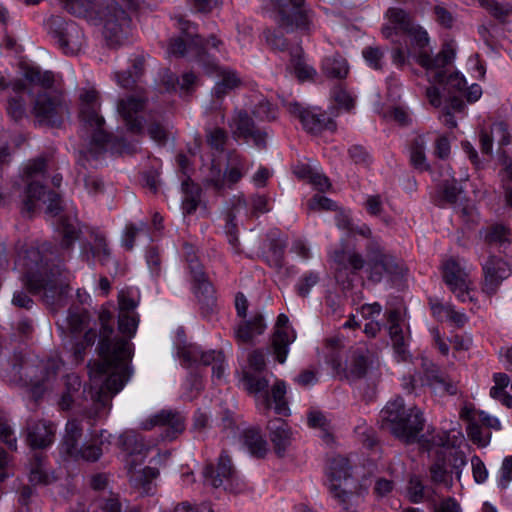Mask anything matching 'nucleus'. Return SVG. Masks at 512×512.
I'll return each instance as SVG.
<instances>
[{
	"label": "nucleus",
	"instance_id": "obj_1",
	"mask_svg": "<svg viewBox=\"0 0 512 512\" xmlns=\"http://www.w3.org/2000/svg\"><path fill=\"white\" fill-rule=\"evenodd\" d=\"M119 337L114 334L111 325L112 314L102 311L99 315L101 328L99 331L98 350L101 359L88 364L90 389L87 393L93 403L91 418H100L106 409L110 408L113 395L123 389L131 376L129 362L133 355L130 339L135 335L139 317L135 313L138 301L129 291H121L118 296Z\"/></svg>",
	"mask_w": 512,
	"mask_h": 512
},
{
	"label": "nucleus",
	"instance_id": "obj_2",
	"mask_svg": "<svg viewBox=\"0 0 512 512\" xmlns=\"http://www.w3.org/2000/svg\"><path fill=\"white\" fill-rule=\"evenodd\" d=\"M348 233L360 235L368 240L365 251L366 259L354 249H339L331 253L330 258L334 264L336 281L349 288L352 275H356L365 268L368 280L373 283L382 281L384 275L398 277L402 275L403 267L398 260L388 253L380 243V239L372 235L370 227L366 224H352Z\"/></svg>",
	"mask_w": 512,
	"mask_h": 512
},
{
	"label": "nucleus",
	"instance_id": "obj_3",
	"mask_svg": "<svg viewBox=\"0 0 512 512\" xmlns=\"http://www.w3.org/2000/svg\"><path fill=\"white\" fill-rule=\"evenodd\" d=\"M16 266L22 270L29 291L40 294L46 306L56 311L66 304L69 286L58 272L48 268L38 248L30 247L20 253Z\"/></svg>",
	"mask_w": 512,
	"mask_h": 512
},
{
	"label": "nucleus",
	"instance_id": "obj_4",
	"mask_svg": "<svg viewBox=\"0 0 512 512\" xmlns=\"http://www.w3.org/2000/svg\"><path fill=\"white\" fill-rule=\"evenodd\" d=\"M61 367L62 361L57 358L46 361L19 358L8 363L2 376L11 385L27 387L35 397H40L56 379Z\"/></svg>",
	"mask_w": 512,
	"mask_h": 512
},
{
	"label": "nucleus",
	"instance_id": "obj_5",
	"mask_svg": "<svg viewBox=\"0 0 512 512\" xmlns=\"http://www.w3.org/2000/svg\"><path fill=\"white\" fill-rule=\"evenodd\" d=\"M79 100L81 135L89 140L90 146L85 152V157L96 158L105 150L110 140V134L104 128V117L100 114L99 94L94 88H82L79 92Z\"/></svg>",
	"mask_w": 512,
	"mask_h": 512
},
{
	"label": "nucleus",
	"instance_id": "obj_6",
	"mask_svg": "<svg viewBox=\"0 0 512 512\" xmlns=\"http://www.w3.org/2000/svg\"><path fill=\"white\" fill-rule=\"evenodd\" d=\"M380 422L383 429L407 443L414 442L424 426L422 412L416 407L405 409L400 397L388 402L381 410Z\"/></svg>",
	"mask_w": 512,
	"mask_h": 512
},
{
	"label": "nucleus",
	"instance_id": "obj_7",
	"mask_svg": "<svg viewBox=\"0 0 512 512\" xmlns=\"http://www.w3.org/2000/svg\"><path fill=\"white\" fill-rule=\"evenodd\" d=\"M179 29L181 35L171 38L168 44L167 52L176 57L190 55L195 58L201 65H206V59L210 55L207 52L208 47L219 50L222 41L217 39L215 35H211L209 39L204 41L196 32V26L184 20L179 19Z\"/></svg>",
	"mask_w": 512,
	"mask_h": 512
},
{
	"label": "nucleus",
	"instance_id": "obj_8",
	"mask_svg": "<svg viewBox=\"0 0 512 512\" xmlns=\"http://www.w3.org/2000/svg\"><path fill=\"white\" fill-rule=\"evenodd\" d=\"M91 23L102 27V34L110 47L122 45L132 31L129 14L115 1L99 7Z\"/></svg>",
	"mask_w": 512,
	"mask_h": 512
},
{
	"label": "nucleus",
	"instance_id": "obj_9",
	"mask_svg": "<svg viewBox=\"0 0 512 512\" xmlns=\"http://www.w3.org/2000/svg\"><path fill=\"white\" fill-rule=\"evenodd\" d=\"M270 3L278 27L285 32L310 33L314 29L313 13L306 7L305 0H270Z\"/></svg>",
	"mask_w": 512,
	"mask_h": 512
},
{
	"label": "nucleus",
	"instance_id": "obj_10",
	"mask_svg": "<svg viewBox=\"0 0 512 512\" xmlns=\"http://www.w3.org/2000/svg\"><path fill=\"white\" fill-rule=\"evenodd\" d=\"M46 28L58 48L66 55L78 54L86 44L82 28L61 16H51L46 21Z\"/></svg>",
	"mask_w": 512,
	"mask_h": 512
},
{
	"label": "nucleus",
	"instance_id": "obj_11",
	"mask_svg": "<svg viewBox=\"0 0 512 512\" xmlns=\"http://www.w3.org/2000/svg\"><path fill=\"white\" fill-rule=\"evenodd\" d=\"M68 113L63 94L56 90L41 91L36 94L32 104V114L40 125L58 127Z\"/></svg>",
	"mask_w": 512,
	"mask_h": 512
},
{
	"label": "nucleus",
	"instance_id": "obj_12",
	"mask_svg": "<svg viewBox=\"0 0 512 512\" xmlns=\"http://www.w3.org/2000/svg\"><path fill=\"white\" fill-rule=\"evenodd\" d=\"M83 435V427L77 419H71L66 423L65 434L61 442V453L72 460L95 462L102 455V449L96 443H84L81 446L79 442Z\"/></svg>",
	"mask_w": 512,
	"mask_h": 512
},
{
	"label": "nucleus",
	"instance_id": "obj_13",
	"mask_svg": "<svg viewBox=\"0 0 512 512\" xmlns=\"http://www.w3.org/2000/svg\"><path fill=\"white\" fill-rule=\"evenodd\" d=\"M386 15L389 23L382 28L384 37L389 39L394 35L404 34L419 48L429 44L427 31L417 24L407 11L393 7L388 9Z\"/></svg>",
	"mask_w": 512,
	"mask_h": 512
},
{
	"label": "nucleus",
	"instance_id": "obj_14",
	"mask_svg": "<svg viewBox=\"0 0 512 512\" xmlns=\"http://www.w3.org/2000/svg\"><path fill=\"white\" fill-rule=\"evenodd\" d=\"M443 279L450 291L461 302H474V289L469 278L470 269L458 258H449L442 264Z\"/></svg>",
	"mask_w": 512,
	"mask_h": 512
},
{
	"label": "nucleus",
	"instance_id": "obj_15",
	"mask_svg": "<svg viewBox=\"0 0 512 512\" xmlns=\"http://www.w3.org/2000/svg\"><path fill=\"white\" fill-rule=\"evenodd\" d=\"M185 256L188 262L189 271L193 277V291L198 299L201 309L206 312L213 311L216 305V298L214 295V288L207 280L206 274L203 270L201 263L193 252L190 245H185Z\"/></svg>",
	"mask_w": 512,
	"mask_h": 512
},
{
	"label": "nucleus",
	"instance_id": "obj_16",
	"mask_svg": "<svg viewBox=\"0 0 512 512\" xmlns=\"http://www.w3.org/2000/svg\"><path fill=\"white\" fill-rule=\"evenodd\" d=\"M228 126L234 139H243L247 143L251 141L259 149L266 148L268 132L255 125L247 110L235 109Z\"/></svg>",
	"mask_w": 512,
	"mask_h": 512
},
{
	"label": "nucleus",
	"instance_id": "obj_17",
	"mask_svg": "<svg viewBox=\"0 0 512 512\" xmlns=\"http://www.w3.org/2000/svg\"><path fill=\"white\" fill-rule=\"evenodd\" d=\"M45 169L46 161L42 157L29 161L25 166L24 176L27 187L22 196L23 213L31 214L34 212L36 202L44 196V187L37 179L44 175Z\"/></svg>",
	"mask_w": 512,
	"mask_h": 512
},
{
	"label": "nucleus",
	"instance_id": "obj_18",
	"mask_svg": "<svg viewBox=\"0 0 512 512\" xmlns=\"http://www.w3.org/2000/svg\"><path fill=\"white\" fill-rule=\"evenodd\" d=\"M350 470L351 466L348 459L337 455L329 460L326 471L330 493L340 504L344 505L345 509H347L348 500L352 495L343 488L344 482L351 476Z\"/></svg>",
	"mask_w": 512,
	"mask_h": 512
},
{
	"label": "nucleus",
	"instance_id": "obj_19",
	"mask_svg": "<svg viewBox=\"0 0 512 512\" xmlns=\"http://www.w3.org/2000/svg\"><path fill=\"white\" fill-rule=\"evenodd\" d=\"M288 111L297 117L304 129L310 133H320L323 130L336 131L334 120L318 108H304L295 102L288 104Z\"/></svg>",
	"mask_w": 512,
	"mask_h": 512
},
{
	"label": "nucleus",
	"instance_id": "obj_20",
	"mask_svg": "<svg viewBox=\"0 0 512 512\" xmlns=\"http://www.w3.org/2000/svg\"><path fill=\"white\" fill-rule=\"evenodd\" d=\"M147 99L141 95H130L118 100L116 110L124 122L127 130L133 134H139L143 130V117L140 113L144 110Z\"/></svg>",
	"mask_w": 512,
	"mask_h": 512
},
{
	"label": "nucleus",
	"instance_id": "obj_21",
	"mask_svg": "<svg viewBox=\"0 0 512 512\" xmlns=\"http://www.w3.org/2000/svg\"><path fill=\"white\" fill-rule=\"evenodd\" d=\"M155 426L164 428V439L173 440L184 431L185 417L178 411L162 410L141 423L143 430H150Z\"/></svg>",
	"mask_w": 512,
	"mask_h": 512
},
{
	"label": "nucleus",
	"instance_id": "obj_22",
	"mask_svg": "<svg viewBox=\"0 0 512 512\" xmlns=\"http://www.w3.org/2000/svg\"><path fill=\"white\" fill-rule=\"evenodd\" d=\"M80 255L89 264L98 261L101 265H107L111 260V250L106 235L99 229H91L89 240L81 245Z\"/></svg>",
	"mask_w": 512,
	"mask_h": 512
},
{
	"label": "nucleus",
	"instance_id": "obj_23",
	"mask_svg": "<svg viewBox=\"0 0 512 512\" xmlns=\"http://www.w3.org/2000/svg\"><path fill=\"white\" fill-rule=\"evenodd\" d=\"M296 339L295 331L289 325V319L285 314L277 317L274 331L271 337V349L276 360L283 364L289 353V346Z\"/></svg>",
	"mask_w": 512,
	"mask_h": 512
},
{
	"label": "nucleus",
	"instance_id": "obj_24",
	"mask_svg": "<svg viewBox=\"0 0 512 512\" xmlns=\"http://www.w3.org/2000/svg\"><path fill=\"white\" fill-rule=\"evenodd\" d=\"M346 378L350 381H356L366 378L374 385L379 381L380 373L378 369L369 364L368 351L364 348H357L351 351V355L346 365Z\"/></svg>",
	"mask_w": 512,
	"mask_h": 512
},
{
	"label": "nucleus",
	"instance_id": "obj_25",
	"mask_svg": "<svg viewBox=\"0 0 512 512\" xmlns=\"http://www.w3.org/2000/svg\"><path fill=\"white\" fill-rule=\"evenodd\" d=\"M56 425L49 420L29 419L26 425V441L34 449H45L55 439Z\"/></svg>",
	"mask_w": 512,
	"mask_h": 512
},
{
	"label": "nucleus",
	"instance_id": "obj_26",
	"mask_svg": "<svg viewBox=\"0 0 512 512\" xmlns=\"http://www.w3.org/2000/svg\"><path fill=\"white\" fill-rule=\"evenodd\" d=\"M422 385L429 386L435 394L455 395L457 386L437 365L427 360L423 361Z\"/></svg>",
	"mask_w": 512,
	"mask_h": 512
},
{
	"label": "nucleus",
	"instance_id": "obj_27",
	"mask_svg": "<svg viewBox=\"0 0 512 512\" xmlns=\"http://www.w3.org/2000/svg\"><path fill=\"white\" fill-rule=\"evenodd\" d=\"M484 285L483 291L489 295L494 294L501 284L511 274V269L506 261L496 256H491L483 265Z\"/></svg>",
	"mask_w": 512,
	"mask_h": 512
},
{
	"label": "nucleus",
	"instance_id": "obj_28",
	"mask_svg": "<svg viewBox=\"0 0 512 512\" xmlns=\"http://www.w3.org/2000/svg\"><path fill=\"white\" fill-rule=\"evenodd\" d=\"M267 429L276 454L283 456L294 440L290 426L282 418H275L268 422Z\"/></svg>",
	"mask_w": 512,
	"mask_h": 512
},
{
	"label": "nucleus",
	"instance_id": "obj_29",
	"mask_svg": "<svg viewBox=\"0 0 512 512\" xmlns=\"http://www.w3.org/2000/svg\"><path fill=\"white\" fill-rule=\"evenodd\" d=\"M233 474V467L228 455L222 453L219 456L217 467L208 465L203 470L204 481L206 484L213 488L223 486L225 481H228Z\"/></svg>",
	"mask_w": 512,
	"mask_h": 512
},
{
	"label": "nucleus",
	"instance_id": "obj_30",
	"mask_svg": "<svg viewBox=\"0 0 512 512\" xmlns=\"http://www.w3.org/2000/svg\"><path fill=\"white\" fill-rule=\"evenodd\" d=\"M267 324L260 312H255L249 319L242 320L235 329V337L241 343H252L254 338L265 332Z\"/></svg>",
	"mask_w": 512,
	"mask_h": 512
},
{
	"label": "nucleus",
	"instance_id": "obj_31",
	"mask_svg": "<svg viewBox=\"0 0 512 512\" xmlns=\"http://www.w3.org/2000/svg\"><path fill=\"white\" fill-rule=\"evenodd\" d=\"M433 77L434 81L443 85V90L450 95L453 107L460 110L463 107V103L455 94L465 90V78L459 73H452L446 76L445 71H437Z\"/></svg>",
	"mask_w": 512,
	"mask_h": 512
},
{
	"label": "nucleus",
	"instance_id": "obj_32",
	"mask_svg": "<svg viewBox=\"0 0 512 512\" xmlns=\"http://www.w3.org/2000/svg\"><path fill=\"white\" fill-rule=\"evenodd\" d=\"M252 163L236 151H230L227 154V164L225 168L227 187L232 188L237 184L251 169Z\"/></svg>",
	"mask_w": 512,
	"mask_h": 512
},
{
	"label": "nucleus",
	"instance_id": "obj_33",
	"mask_svg": "<svg viewBox=\"0 0 512 512\" xmlns=\"http://www.w3.org/2000/svg\"><path fill=\"white\" fill-rule=\"evenodd\" d=\"M46 456L34 453L29 463V481L34 485H49L56 481V476L47 468Z\"/></svg>",
	"mask_w": 512,
	"mask_h": 512
},
{
	"label": "nucleus",
	"instance_id": "obj_34",
	"mask_svg": "<svg viewBox=\"0 0 512 512\" xmlns=\"http://www.w3.org/2000/svg\"><path fill=\"white\" fill-rule=\"evenodd\" d=\"M401 315L397 310L388 312V331L395 352L402 358L406 357L407 335L400 324Z\"/></svg>",
	"mask_w": 512,
	"mask_h": 512
},
{
	"label": "nucleus",
	"instance_id": "obj_35",
	"mask_svg": "<svg viewBox=\"0 0 512 512\" xmlns=\"http://www.w3.org/2000/svg\"><path fill=\"white\" fill-rule=\"evenodd\" d=\"M21 80L32 86H39L43 91H50L53 90L55 77L53 72L43 70L39 66L24 65Z\"/></svg>",
	"mask_w": 512,
	"mask_h": 512
},
{
	"label": "nucleus",
	"instance_id": "obj_36",
	"mask_svg": "<svg viewBox=\"0 0 512 512\" xmlns=\"http://www.w3.org/2000/svg\"><path fill=\"white\" fill-rule=\"evenodd\" d=\"M484 239L486 243L498 247L504 254L512 255V235L504 225L494 224L488 227Z\"/></svg>",
	"mask_w": 512,
	"mask_h": 512
},
{
	"label": "nucleus",
	"instance_id": "obj_37",
	"mask_svg": "<svg viewBox=\"0 0 512 512\" xmlns=\"http://www.w3.org/2000/svg\"><path fill=\"white\" fill-rule=\"evenodd\" d=\"M243 382L249 393L261 394L262 406L264 410H269L271 407V398L268 393L269 380L251 371H244Z\"/></svg>",
	"mask_w": 512,
	"mask_h": 512
},
{
	"label": "nucleus",
	"instance_id": "obj_38",
	"mask_svg": "<svg viewBox=\"0 0 512 512\" xmlns=\"http://www.w3.org/2000/svg\"><path fill=\"white\" fill-rule=\"evenodd\" d=\"M455 57L454 49L450 45H445L443 49L435 56L426 52H421L418 56V63L428 70H438L450 64Z\"/></svg>",
	"mask_w": 512,
	"mask_h": 512
},
{
	"label": "nucleus",
	"instance_id": "obj_39",
	"mask_svg": "<svg viewBox=\"0 0 512 512\" xmlns=\"http://www.w3.org/2000/svg\"><path fill=\"white\" fill-rule=\"evenodd\" d=\"M11 87L16 95L9 98L7 112L12 119L18 121L26 114V101L21 95L26 90V83L15 80L11 83Z\"/></svg>",
	"mask_w": 512,
	"mask_h": 512
},
{
	"label": "nucleus",
	"instance_id": "obj_40",
	"mask_svg": "<svg viewBox=\"0 0 512 512\" xmlns=\"http://www.w3.org/2000/svg\"><path fill=\"white\" fill-rule=\"evenodd\" d=\"M322 72L333 79H344L349 73L347 60L339 53L326 56L322 61Z\"/></svg>",
	"mask_w": 512,
	"mask_h": 512
},
{
	"label": "nucleus",
	"instance_id": "obj_41",
	"mask_svg": "<svg viewBox=\"0 0 512 512\" xmlns=\"http://www.w3.org/2000/svg\"><path fill=\"white\" fill-rule=\"evenodd\" d=\"M61 2L70 14L86 18L90 22L95 20L98 11L96 0H61Z\"/></svg>",
	"mask_w": 512,
	"mask_h": 512
},
{
	"label": "nucleus",
	"instance_id": "obj_42",
	"mask_svg": "<svg viewBox=\"0 0 512 512\" xmlns=\"http://www.w3.org/2000/svg\"><path fill=\"white\" fill-rule=\"evenodd\" d=\"M461 193L462 188L457 186V181L454 178H452V181L446 179L438 190L435 203L440 207H445L446 205L456 206Z\"/></svg>",
	"mask_w": 512,
	"mask_h": 512
},
{
	"label": "nucleus",
	"instance_id": "obj_43",
	"mask_svg": "<svg viewBox=\"0 0 512 512\" xmlns=\"http://www.w3.org/2000/svg\"><path fill=\"white\" fill-rule=\"evenodd\" d=\"M64 386L65 389L59 400V406L62 410H69L80 395L82 386L80 377L74 373L66 375Z\"/></svg>",
	"mask_w": 512,
	"mask_h": 512
},
{
	"label": "nucleus",
	"instance_id": "obj_44",
	"mask_svg": "<svg viewBox=\"0 0 512 512\" xmlns=\"http://www.w3.org/2000/svg\"><path fill=\"white\" fill-rule=\"evenodd\" d=\"M208 73L217 72L220 77L219 82L223 85H226L228 88L235 89L241 84L240 77L236 73V71L231 70L229 68H221L216 60L209 55L206 59V65H202Z\"/></svg>",
	"mask_w": 512,
	"mask_h": 512
},
{
	"label": "nucleus",
	"instance_id": "obj_45",
	"mask_svg": "<svg viewBox=\"0 0 512 512\" xmlns=\"http://www.w3.org/2000/svg\"><path fill=\"white\" fill-rule=\"evenodd\" d=\"M244 445L247 447L251 455L261 458L268 451L267 442L256 429H247L243 433Z\"/></svg>",
	"mask_w": 512,
	"mask_h": 512
},
{
	"label": "nucleus",
	"instance_id": "obj_46",
	"mask_svg": "<svg viewBox=\"0 0 512 512\" xmlns=\"http://www.w3.org/2000/svg\"><path fill=\"white\" fill-rule=\"evenodd\" d=\"M203 182L218 192L228 188L225 170L223 171L221 165L215 160H212L208 166Z\"/></svg>",
	"mask_w": 512,
	"mask_h": 512
},
{
	"label": "nucleus",
	"instance_id": "obj_47",
	"mask_svg": "<svg viewBox=\"0 0 512 512\" xmlns=\"http://www.w3.org/2000/svg\"><path fill=\"white\" fill-rule=\"evenodd\" d=\"M60 229L63 235L61 245L63 248L70 249L76 240L79 239L81 229L76 218L62 217L60 219Z\"/></svg>",
	"mask_w": 512,
	"mask_h": 512
},
{
	"label": "nucleus",
	"instance_id": "obj_48",
	"mask_svg": "<svg viewBox=\"0 0 512 512\" xmlns=\"http://www.w3.org/2000/svg\"><path fill=\"white\" fill-rule=\"evenodd\" d=\"M252 114L259 121H273L277 117L276 108L262 95H255L251 103Z\"/></svg>",
	"mask_w": 512,
	"mask_h": 512
},
{
	"label": "nucleus",
	"instance_id": "obj_49",
	"mask_svg": "<svg viewBox=\"0 0 512 512\" xmlns=\"http://www.w3.org/2000/svg\"><path fill=\"white\" fill-rule=\"evenodd\" d=\"M184 198L182 200V210L184 215L194 213L200 203V189L197 185L186 180L182 183Z\"/></svg>",
	"mask_w": 512,
	"mask_h": 512
},
{
	"label": "nucleus",
	"instance_id": "obj_50",
	"mask_svg": "<svg viewBox=\"0 0 512 512\" xmlns=\"http://www.w3.org/2000/svg\"><path fill=\"white\" fill-rule=\"evenodd\" d=\"M467 434L470 440L481 446L485 447L490 443L491 433L484 429L478 422L476 415L468 417Z\"/></svg>",
	"mask_w": 512,
	"mask_h": 512
},
{
	"label": "nucleus",
	"instance_id": "obj_51",
	"mask_svg": "<svg viewBox=\"0 0 512 512\" xmlns=\"http://www.w3.org/2000/svg\"><path fill=\"white\" fill-rule=\"evenodd\" d=\"M431 481L435 484H442L445 487H451L453 477L449 472L445 458L438 457L437 460L430 467Z\"/></svg>",
	"mask_w": 512,
	"mask_h": 512
},
{
	"label": "nucleus",
	"instance_id": "obj_52",
	"mask_svg": "<svg viewBox=\"0 0 512 512\" xmlns=\"http://www.w3.org/2000/svg\"><path fill=\"white\" fill-rule=\"evenodd\" d=\"M426 141L423 136H417L411 147L410 160L412 165L420 170L426 171L429 169V164L426 162L425 157Z\"/></svg>",
	"mask_w": 512,
	"mask_h": 512
},
{
	"label": "nucleus",
	"instance_id": "obj_53",
	"mask_svg": "<svg viewBox=\"0 0 512 512\" xmlns=\"http://www.w3.org/2000/svg\"><path fill=\"white\" fill-rule=\"evenodd\" d=\"M302 50L301 48H295L290 52V62L296 76L300 80L311 79L316 74V71L313 67L307 65L301 58Z\"/></svg>",
	"mask_w": 512,
	"mask_h": 512
},
{
	"label": "nucleus",
	"instance_id": "obj_54",
	"mask_svg": "<svg viewBox=\"0 0 512 512\" xmlns=\"http://www.w3.org/2000/svg\"><path fill=\"white\" fill-rule=\"evenodd\" d=\"M159 475V471L152 467H145L141 472L134 473L132 479L134 485L141 489V493L149 494L152 492V480Z\"/></svg>",
	"mask_w": 512,
	"mask_h": 512
},
{
	"label": "nucleus",
	"instance_id": "obj_55",
	"mask_svg": "<svg viewBox=\"0 0 512 512\" xmlns=\"http://www.w3.org/2000/svg\"><path fill=\"white\" fill-rule=\"evenodd\" d=\"M125 450L131 454H140L147 449L143 437L134 431H127L120 437Z\"/></svg>",
	"mask_w": 512,
	"mask_h": 512
},
{
	"label": "nucleus",
	"instance_id": "obj_56",
	"mask_svg": "<svg viewBox=\"0 0 512 512\" xmlns=\"http://www.w3.org/2000/svg\"><path fill=\"white\" fill-rule=\"evenodd\" d=\"M206 142L211 149L222 152L228 141V134L223 128L214 127L206 130Z\"/></svg>",
	"mask_w": 512,
	"mask_h": 512
},
{
	"label": "nucleus",
	"instance_id": "obj_57",
	"mask_svg": "<svg viewBox=\"0 0 512 512\" xmlns=\"http://www.w3.org/2000/svg\"><path fill=\"white\" fill-rule=\"evenodd\" d=\"M286 386L282 381H277L271 389V398L275 404V412L280 415H286L288 411L285 401Z\"/></svg>",
	"mask_w": 512,
	"mask_h": 512
},
{
	"label": "nucleus",
	"instance_id": "obj_58",
	"mask_svg": "<svg viewBox=\"0 0 512 512\" xmlns=\"http://www.w3.org/2000/svg\"><path fill=\"white\" fill-rule=\"evenodd\" d=\"M0 441L3 442L10 450H17V437L9 421L0 416Z\"/></svg>",
	"mask_w": 512,
	"mask_h": 512
},
{
	"label": "nucleus",
	"instance_id": "obj_59",
	"mask_svg": "<svg viewBox=\"0 0 512 512\" xmlns=\"http://www.w3.org/2000/svg\"><path fill=\"white\" fill-rule=\"evenodd\" d=\"M319 279V274L313 271L303 274L296 284V290L298 294L302 297L307 296L310 293L312 287H314L319 282Z\"/></svg>",
	"mask_w": 512,
	"mask_h": 512
},
{
	"label": "nucleus",
	"instance_id": "obj_60",
	"mask_svg": "<svg viewBox=\"0 0 512 512\" xmlns=\"http://www.w3.org/2000/svg\"><path fill=\"white\" fill-rule=\"evenodd\" d=\"M448 462V465L450 467L449 472H451V476L455 474L458 481H460L462 470L467 465V459L464 452H451L448 457Z\"/></svg>",
	"mask_w": 512,
	"mask_h": 512
},
{
	"label": "nucleus",
	"instance_id": "obj_61",
	"mask_svg": "<svg viewBox=\"0 0 512 512\" xmlns=\"http://www.w3.org/2000/svg\"><path fill=\"white\" fill-rule=\"evenodd\" d=\"M348 154L356 165L368 167L372 162L371 155L362 145H352L348 149Z\"/></svg>",
	"mask_w": 512,
	"mask_h": 512
},
{
	"label": "nucleus",
	"instance_id": "obj_62",
	"mask_svg": "<svg viewBox=\"0 0 512 512\" xmlns=\"http://www.w3.org/2000/svg\"><path fill=\"white\" fill-rule=\"evenodd\" d=\"M202 349L197 345H188L179 348L178 356L182 359L183 364L192 365L197 364L201 357Z\"/></svg>",
	"mask_w": 512,
	"mask_h": 512
},
{
	"label": "nucleus",
	"instance_id": "obj_63",
	"mask_svg": "<svg viewBox=\"0 0 512 512\" xmlns=\"http://www.w3.org/2000/svg\"><path fill=\"white\" fill-rule=\"evenodd\" d=\"M407 495L412 503H420L424 499V486L421 480L413 476L410 478L407 486Z\"/></svg>",
	"mask_w": 512,
	"mask_h": 512
},
{
	"label": "nucleus",
	"instance_id": "obj_64",
	"mask_svg": "<svg viewBox=\"0 0 512 512\" xmlns=\"http://www.w3.org/2000/svg\"><path fill=\"white\" fill-rule=\"evenodd\" d=\"M366 62L374 69H381L384 53L379 47H366L362 51Z\"/></svg>",
	"mask_w": 512,
	"mask_h": 512
}]
</instances>
